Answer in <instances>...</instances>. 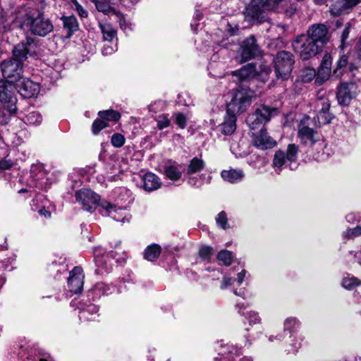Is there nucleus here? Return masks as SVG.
I'll return each instance as SVG.
<instances>
[{"instance_id":"obj_47","label":"nucleus","mask_w":361,"mask_h":361,"mask_svg":"<svg viewBox=\"0 0 361 361\" xmlns=\"http://www.w3.org/2000/svg\"><path fill=\"white\" fill-rule=\"evenodd\" d=\"M360 235H361V226L348 229L346 232V236L349 238H353Z\"/></svg>"},{"instance_id":"obj_57","label":"nucleus","mask_w":361,"mask_h":361,"mask_svg":"<svg viewBox=\"0 0 361 361\" xmlns=\"http://www.w3.org/2000/svg\"><path fill=\"white\" fill-rule=\"evenodd\" d=\"M295 10L296 8L291 6L288 8L286 9L284 12L287 16L290 17L295 13Z\"/></svg>"},{"instance_id":"obj_44","label":"nucleus","mask_w":361,"mask_h":361,"mask_svg":"<svg viewBox=\"0 0 361 361\" xmlns=\"http://www.w3.org/2000/svg\"><path fill=\"white\" fill-rule=\"evenodd\" d=\"M352 27L353 25L350 22H348L347 23L345 24L344 28L341 35V42L342 45L345 44V41L348 38L349 33L351 30Z\"/></svg>"},{"instance_id":"obj_39","label":"nucleus","mask_w":361,"mask_h":361,"mask_svg":"<svg viewBox=\"0 0 361 361\" xmlns=\"http://www.w3.org/2000/svg\"><path fill=\"white\" fill-rule=\"evenodd\" d=\"M108 126L107 123L104 119H96L92 126V130L93 134L97 135L103 128Z\"/></svg>"},{"instance_id":"obj_29","label":"nucleus","mask_w":361,"mask_h":361,"mask_svg":"<svg viewBox=\"0 0 361 361\" xmlns=\"http://www.w3.org/2000/svg\"><path fill=\"white\" fill-rule=\"evenodd\" d=\"M330 106V101L326 97H318L315 102V111L317 113L327 112L329 111Z\"/></svg>"},{"instance_id":"obj_4","label":"nucleus","mask_w":361,"mask_h":361,"mask_svg":"<svg viewBox=\"0 0 361 361\" xmlns=\"http://www.w3.org/2000/svg\"><path fill=\"white\" fill-rule=\"evenodd\" d=\"M256 75L257 69L253 63H247L239 70L233 71V81L239 84V88L235 92H249L252 97L254 93L252 85L255 83L254 78Z\"/></svg>"},{"instance_id":"obj_9","label":"nucleus","mask_w":361,"mask_h":361,"mask_svg":"<svg viewBox=\"0 0 361 361\" xmlns=\"http://www.w3.org/2000/svg\"><path fill=\"white\" fill-rule=\"evenodd\" d=\"M275 73L277 78L287 80L294 63L293 55L286 51H279L274 59Z\"/></svg>"},{"instance_id":"obj_64","label":"nucleus","mask_w":361,"mask_h":361,"mask_svg":"<svg viewBox=\"0 0 361 361\" xmlns=\"http://www.w3.org/2000/svg\"><path fill=\"white\" fill-rule=\"evenodd\" d=\"M357 51L361 53V38L360 39L358 44L357 45Z\"/></svg>"},{"instance_id":"obj_40","label":"nucleus","mask_w":361,"mask_h":361,"mask_svg":"<svg viewBox=\"0 0 361 361\" xmlns=\"http://www.w3.org/2000/svg\"><path fill=\"white\" fill-rule=\"evenodd\" d=\"M125 137L121 133H114L111 136V142L115 147H121L125 144Z\"/></svg>"},{"instance_id":"obj_41","label":"nucleus","mask_w":361,"mask_h":361,"mask_svg":"<svg viewBox=\"0 0 361 361\" xmlns=\"http://www.w3.org/2000/svg\"><path fill=\"white\" fill-rule=\"evenodd\" d=\"M157 127L159 129L162 130L168 126H169L171 121L169 118V116L166 114H161L158 116L157 119Z\"/></svg>"},{"instance_id":"obj_43","label":"nucleus","mask_w":361,"mask_h":361,"mask_svg":"<svg viewBox=\"0 0 361 361\" xmlns=\"http://www.w3.org/2000/svg\"><path fill=\"white\" fill-rule=\"evenodd\" d=\"M213 254L214 250L209 246H202L199 250V255L203 259H209Z\"/></svg>"},{"instance_id":"obj_50","label":"nucleus","mask_w":361,"mask_h":361,"mask_svg":"<svg viewBox=\"0 0 361 361\" xmlns=\"http://www.w3.org/2000/svg\"><path fill=\"white\" fill-rule=\"evenodd\" d=\"M325 73L326 71L324 70H322V68H319L315 81L317 83L322 84L323 82H324L329 78V77H324Z\"/></svg>"},{"instance_id":"obj_59","label":"nucleus","mask_w":361,"mask_h":361,"mask_svg":"<svg viewBox=\"0 0 361 361\" xmlns=\"http://www.w3.org/2000/svg\"><path fill=\"white\" fill-rule=\"evenodd\" d=\"M113 51H114L113 48H111L110 47H104L102 50V53L104 55L111 54Z\"/></svg>"},{"instance_id":"obj_38","label":"nucleus","mask_w":361,"mask_h":361,"mask_svg":"<svg viewBox=\"0 0 361 361\" xmlns=\"http://www.w3.org/2000/svg\"><path fill=\"white\" fill-rule=\"evenodd\" d=\"M360 281L355 277L345 278L342 282L343 288L348 290L354 288L355 286L360 285Z\"/></svg>"},{"instance_id":"obj_56","label":"nucleus","mask_w":361,"mask_h":361,"mask_svg":"<svg viewBox=\"0 0 361 361\" xmlns=\"http://www.w3.org/2000/svg\"><path fill=\"white\" fill-rule=\"evenodd\" d=\"M246 271L243 269L238 274L237 281L238 284H241L244 280L245 276Z\"/></svg>"},{"instance_id":"obj_13","label":"nucleus","mask_w":361,"mask_h":361,"mask_svg":"<svg viewBox=\"0 0 361 361\" xmlns=\"http://www.w3.org/2000/svg\"><path fill=\"white\" fill-rule=\"evenodd\" d=\"M261 49L257 43V39L253 35H250L244 39L240 48V63L246 62L260 56Z\"/></svg>"},{"instance_id":"obj_54","label":"nucleus","mask_w":361,"mask_h":361,"mask_svg":"<svg viewBox=\"0 0 361 361\" xmlns=\"http://www.w3.org/2000/svg\"><path fill=\"white\" fill-rule=\"evenodd\" d=\"M38 213L40 216H44L45 218L51 217V212L47 210L44 207H42L38 211Z\"/></svg>"},{"instance_id":"obj_62","label":"nucleus","mask_w":361,"mask_h":361,"mask_svg":"<svg viewBox=\"0 0 361 361\" xmlns=\"http://www.w3.org/2000/svg\"><path fill=\"white\" fill-rule=\"evenodd\" d=\"M39 4H40L39 8L41 10H43L46 6V3H45L44 0H39Z\"/></svg>"},{"instance_id":"obj_53","label":"nucleus","mask_w":361,"mask_h":361,"mask_svg":"<svg viewBox=\"0 0 361 361\" xmlns=\"http://www.w3.org/2000/svg\"><path fill=\"white\" fill-rule=\"evenodd\" d=\"M231 281H232V278L231 277H230V276H224L223 278V280H222V282H221V289H225L227 287H228L231 284Z\"/></svg>"},{"instance_id":"obj_5","label":"nucleus","mask_w":361,"mask_h":361,"mask_svg":"<svg viewBox=\"0 0 361 361\" xmlns=\"http://www.w3.org/2000/svg\"><path fill=\"white\" fill-rule=\"evenodd\" d=\"M23 25L28 27L32 34L40 37H45L54 30L51 21L46 18L42 12L37 16L26 13L23 20Z\"/></svg>"},{"instance_id":"obj_36","label":"nucleus","mask_w":361,"mask_h":361,"mask_svg":"<svg viewBox=\"0 0 361 361\" xmlns=\"http://www.w3.org/2000/svg\"><path fill=\"white\" fill-rule=\"evenodd\" d=\"M317 122L319 126L326 125L331 123L334 116L329 111L317 113Z\"/></svg>"},{"instance_id":"obj_63","label":"nucleus","mask_w":361,"mask_h":361,"mask_svg":"<svg viewBox=\"0 0 361 361\" xmlns=\"http://www.w3.org/2000/svg\"><path fill=\"white\" fill-rule=\"evenodd\" d=\"M239 361H253L251 357L245 356L243 358L240 359Z\"/></svg>"},{"instance_id":"obj_10","label":"nucleus","mask_w":361,"mask_h":361,"mask_svg":"<svg viewBox=\"0 0 361 361\" xmlns=\"http://www.w3.org/2000/svg\"><path fill=\"white\" fill-rule=\"evenodd\" d=\"M277 113L278 110L276 108L261 105L253 114L248 115L246 122L252 130H255L269 122L271 118L276 115Z\"/></svg>"},{"instance_id":"obj_35","label":"nucleus","mask_w":361,"mask_h":361,"mask_svg":"<svg viewBox=\"0 0 361 361\" xmlns=\"http://www.w3.org/2000/svg\"><path fill=\"white\" fill-rule=\"evenodd\" d=\"M331 61L332 59L330 54H326L324 55L319 68H322V70L326 71L324 77H329L331 73Z\"/></svg>"},{"instance_id":"obj_15","label":"nucleus","mask_w":361,"mask_h":361,"mask_svg":"<svg viewBox=\"0 0 361 361\" xmlns=\"http://www.w3.org/2000/svg\"><path fill=\"white\" fill-rule=\"evenodd\" d=\"M358 92L357 85L355 82H345L340 85L336 97L339 104L348 106Z\"/></svg>"},{"instance_id":"obj_51","label":"nucleus","mask_w":361,"mask_h":361,"mask_svg":"<svg viewBox=\"0 0 361 361\" xmlns=\"http://www.w3.org/2000/svg\"><path fill=\"white\" fill-rule=\"evenodd\" d=\"M348 63V58L346 56L343 55L337 62V67L335 73H337L338 69L345 67Z\"/></svg>"},{"instance_id":"obj_21","label":"nucleus","mask_w":361,"mask_h":361,"mask_svg":"<svg viewBox=\"0 0 361 361\" xmlns=\"http://www.w3.org/2000/svg\"><path fill=\"white\" fill-rule=\"evenodd\" d=\"M253 144L260 149H267L273 148L276 145V142L268 135L266 130L262 129L259 134L254 135Z\"/></svg>"},{"instance_id":"obj_7","label":"nucleus","mask_w":361,"mask_h":361,"mask_svg":"<svg viewBox=\"0 0 361 361\" xmlns=\"http://www.w3.org/2000/svg\"><path fill=\"white\" fill-rule=\"evenodd\" d=\"M293 50L298 53L302 60H308L322 51V47L305 35L295 38L293 44Z\"/></svg>"},{"instance_id":"obj_6","label":"nucleus","mask_w":361,"mask_h":361,"mask_svg":"<svg viewBox=\"0 0 361 361\" xmlns=\"http://www.w3.org/2000/svg\"><path fill=\"white\" fill-rule=\"evenodd\" d=\"M298 147L295 144H289L286 153L282 150H277L273 159V167L277 173H280L283 166L288 167L290 170L297 168V158Z\"/></svg>"},{"instance_id":"obj_45","label":"nucleus","mask_w":361,"mask_h":361,"mask_svg":"<svg viewBox=\"0 0 361 361\" xmlns=\"http://www.w3.org/2000/svg\"><path fill=\"white\" fill-rule=\"evenodd\" d=\"M299 325L300 322L296 318H288L284 322V329L292 331Z\"/></svg>"},{"instance_id":"obj_12","label":"nucleus","mask_w":361,"mask_h":361,"mask_svg":"<svg viewBox=\"0 0 361 361\" xmlns=\"http://www.w3.org/2000/svg\"><path fill=\"white\" fill-rule=\"evenodd\" d=\"M75 197L82 208L89 212L94 211L97 206L100 204L99 196L90 189L83 188L76 192Z\"/></svg>"},{"instance_id":"obj_26","label":"nucleus","mask_w":361,"mask_h":361,"mask_svg":"<svg viewBox=\"0 0 361 361\" xmlns=\"http://www.w3.org/2000/svg\"><path fill=\"white\" fill-rule=\"evenodd\" d=\"M205 166L204 161L198 157L192 158L187 167L186 173L188 175H192L200 172Z\"/></svg>"},{"instance_id":"obj_48","label":"nucleus","mask_w":361,"mask_h":361,"mask_svg":"<svg viewBox=\"0 0 361 361\" xmlns=\"http://www.w3.org/2000/svg\"><path fill=\"white\" fill-rule=\"evenodd\" d=\"M92 2L94 3L95 6L99 11L106 13L109 11V6L102 1L92 0Z\"/></svg>"},{"instance_id":"obj_28","label":"nucleus","mask_w":361,"mask_h":361,"mask_svg":"<svg viewBox=\"0 0 361 361\" xmlns=\"http://www.w3.org/2000/svg\"><path fill=\"white\" fill-rule=\"evenodd\" d=\"M166 176L171 180H178L182 176V173L177 166L169 164L164 167Z\"/></svg>"},{"instance_id":"obj_11","label":"nucleus","mask_w":361,"mask_h":361,"mask_svg":"<svg viewBox=\"0 0 361 361\" xmlns=\"http://www.w3.org/2000/svg\"><path fill=\"white\" fill-rule=\"evenodd\" d=\"M15 90V83L0 81V102L10 114H14L17 110Z\"/></svg>"},{"instance_id":"obj_27","label":"nucleus","mask_w":361,"mask_h":361,"mask_svg":"<svg viewBox=\"0 0 361 361\" xmlns=\"http://www.w3.org/2000/svg\"><path fill=\"white\" fill-rule=\"evenodd\" d=\"M161 248L157 244L149 245L145 250V258L150 262L155 261L160 255Z\"/></svg>"},{"instance_id":"obj_60","label":"nucleus","mask_w":361,"mask_h":361,"mask_svg":"<svg viewBox=\"0 0 361 361\" xmlns=\"http://www.w3.org/2000/svg\"><path fill=\"white\" fill-rule=\"evenodd\" d=\"M196 182L197 180L193 178H190L188 180V184L192 186H197Z\"/></svg>"},{"instance_id":"obj_18","label":"nucleus","mask_w":361,"mask_h":361,"mask_svg":"<svg viewBox=\"0 0 361 361\" xmlns=\"http://www.w3.org/2000/svg\"><path fill=\"white\" fill-rule=\"evenodd\" d=\"M360 3L361 0H339L331 6L330 13L336 16L347 14Z\"/></svg>"},{"instance_id":"obj_34","label":"nucleus","mask_w":361,"mask_h":361,"mask_svg":"<svg viewBox=\"0 0 361 361\" xmlns=\"http://www.w3.org/2000/svg\"><path fill=\"white\" fill-rule=\"evenodd\" d=\"M25 122L30 125H37L42 122V118L38 112L32 111L25 116Z\"/></svg>"},{"instance_id":"obj_46","label":"nucleus","mask_w":361,"mask_h":361,"mask_svg":"<svg viewBox=\"0 0 361 361\" xmlns=\"http://www.w3.org/2000/svg\"><path fill=\"white\" fill-rule=\"evenodd\" d=\"M176 123L179 128L183 129L187 125V119L185 116L182 113H178L176 114Z\"/></svg>"},{"instance_id":"obj_20","label":"nucleus","mask_w":361,"mask_h":361,"mask_svg":"<svg viewBox=\"0 0 361 361\" xmlns=\"http://www.w3.org/2000/svg\"><path fill=\"white\" fill-rule=\"evenodd\" d=\"M78 308L79 319L81 321L95 320L99 317V307L94 304L81 302Z\"/></svg>"},{"instance_id":"obj_52","label":"nucleus","mask_w":361,"mask_h":361,"mask_svg":"<svg viewBox=\"0 0 361 361\" xmlns=\"http://www.w3.org/2000/svg\"><path fill=\"white\" fill-rule=\"evenodd\" d=\"M75 9L81 18L87 17L88 12L81 5H78L77 7L75 8Z\"/></svg>"},{"instance_id":"obj_16","label":"nucleus","mask_w":361,"mask_h":361,"mask_svg":"<svg viewBox=\"0 0 361 361\" xmlns=\"http://www.w3.org/2000/svg\"><path fill=\"white\" fill-rule=\"evenodd\" d=\"M16 83V90L24 97L31 98L37 95L39 92V84L27 78L22 77V79H20Z\"/></svg>"},{"instance_id":"obj_58","label":"nucleus","mask_w":361,"mask_h":361,"mask_svg":"<svg viewBox=\"0 0 361 361\" xmlns=\"http://www.w3.org/2000/svg\"><path fill=\"white\" fill-rule=\"evenodd\" d=\"M7 123V118L5 116L3 111L0 109V124L5 125Z\"/></svg>"},{"instance_id":"obj_14","label":"nucleus","mask_w":361,"mask_h":361,"mask_svg":"<svg viewBox=\"0 0 361 361\" xmlns=\"http://www.w3.org/2000/svg\"><path fill=\"white\" fill-rule=\"evenodd\" d=\"M307 37H310L322 47L326 44L330 39L329 29L324 24L317 23L312 25L307 30Z\"/></svg>"},{"instance_id":"obj_17","label":"nucleus","mask_w":361,"mask_h":361,"mask_svg":"<svg viewBox=\"0 0 361 361\" xmlns=\"http://www.w3.org/2000/svg\"><path fill=\"white\" fill-rule=\"evenodd\" d=\"M84 275L82 268L75 267L70 272V276L68 279V286L71 292L73 293H80L82 292L84 284Z\"/></svg>"},{"instance_id":"obj_2","label":"nucleus","mask_w":361,"mask_h":361,"mask_svg":"<svg viewBox=\"0 0 361 361\" xmlns=\"http://www.w3.org/2000/svg\"><path fill=\"white\" fill-rule=\"evenodd\" d=\"M251 94L249 92H234L232 99L227 104V116L219 126L220 131L225 135H231L236 128L235 114L241 113L250 106Z\"/></svg>"},{"instance_id":"obj_8","label":"nucleus","mask_w":361,"mask_h":361,"mask_svg":"<svg viewBox=\"0 0 361 361\" xmlns=\"http://www.w3.org/2000/svg\"><path fill=\"white\" fill-rule=\"evenodd\" d=\"M317 123L310 116H304L298 125V137L302 144L313 146L319 140V136L314 130Z\"/></svg>"},{"instance_id":"obj_24","label":"nucleus","mask_w":361,"mask_h":361,"mask_svg":"<svg viewBox=\"0 0 361 361\" xmlns=\"http://www.w3.org/2000/svg\"><path fill=\"white\" fill-rule=\"evenodd\" d=\"M63 28L67 31L68 37H70L79 28L77 18L74 16L61 17Z\"/></svg>"},{"instance_id":"obj_37","label":"nucleus","mask_w":361,"mask_h":361,"mask_svg":"<svg viewBox=\"0 0 361 361\" xmlns=\"http://www.w3.org/2000/svg\"><path fill=\"white\" fill-rule=\"evenodd\" d=\"M317 77L316 71L314 68H305L302 73L301 78L304 82H309Z\"/></svg>"},{"instance_id":"obj_31","label":"nucleus","mask_w":361,"mask_h":361,"mask_svg":"<svg viewBox=\"0 0 361 361\" xmlns=\"http://www.w3.org/2000/svg\"><path fill=\"white\" fill-rule=\"evenodd\" d=\"M99 27L104 40L111 42L116 37V32L110 24H99Z\"/></svg>"},{"instance_id":"obj_19","label":"nucleus","mask_w":361,"mask_h":361,"mask_svg":"<svg viewBox=\"0 0 361 361\" xmlns=\"http://www.w3.org/2000/svg\"><path fill=\"white\" fill-rule=\"evenodd\" d=\"M99 206L103 209V211L101 212L102 215L109 216L116 221L125 222L126 219L127 221H129L128 219H126V216H123L122 214L123 211L122 209H116L115 206L107 201L104 200L100 202Z\"/></svg>"},{"instance_id":"obj_22","label":"nucleus","mask_w":361,"mask_h":361,"mask_svg":"<svg viewBox=\"0 0 361 361\" xmlns=\"http://www.w3.org/2000/svg\"><path fill=\"white\" fill-rule=\"evenodd\" d=\"M93 255L94 257V262L96 266L98 267V271L103 274L102 270L104 272H109L111 269V265H108L106 261V257H107L105 255L104 251L102 247H97L93 250Z\"/></svg>"},{"instance_id":"obj_32","label":"nucleus","mask_w":361,"mask_h":361,"mask_svg":"<svg viewBox=\"0 0 361 361\" xmlns=\"http://www.w3.org/2000/svg\"><path fill=\"white\" fill-rule=\"evenodd\" d=\"M100 118L106 121H117L121 118V114L114 110L109 109L106 111H100L98 113Z\"/></svg>"},{"instance_id":"obj_61","label":"nucleus","mask_w":361,"mask_h":361,"mask_svg":"<svg viewBox=\"0 0 361 361\" xmlns=\"http://www.w3.org/2000/svg\"><path fill=\"white\" fill-rule=\"evenodd\" d=\"M71 4H72V6L75 8L77 7L78 5H80L77 0H68Z\"/></svg>"},{"instance_id":"obj_49","label":"nucleus","mask_w":361,"mask_h":361,"mask_svg":"<svg viewBox=\"0 0 361 361\" xmlns=\"http://www.w3.org/2000/svg\"><path fill=\"white\" fill-rule=\"evenodd\" d=\"M250 324H257L260 322V317L258 314L255 312H249L246 315Z\"/></svg>"},{"instance_id":"obj_42","label":"nucleus","mask_w":361,"mask_h":361,"mask_svg":"<svg viewBox=\"0 0 361 361\" xmlns=\"http://www.w3.org/2000/svg\"><path fill=\"white\" fill-rule=\"evenodd\" d=\"M216 224L223 229H226L228 226V219L225 212H219L216 217Z\"/></svg>"},{"instance_id":"obj_3","label":"nucleus","mask_w":361,"mask_h":361,"mask_svg":"<svg viewBox=\"0 0 361 361\" xmlns=\"http://www.w3.org/2000/svg\"><path fill=\"white\" fill-rule=\"evenodd\" d=\"M284 0H251L246 7L245 15L251 23H262L267 20V11H279L280 4Z\"/></svg>"},{"instance_id":"obj_33","label":"nucleus","mask_w":361,"mask_h":361,"mask_svg":"<svg viewBox=\"0 0 361 361\" xmlns=\"http://www.w3.org/2000/svg\"><path fill=\"white\" fill-rule=\"evenodd\" d=\"M217 259L225 266H229L233 261L232 252L228 250H221L217 255Z\"/></svg>"},{"instance_id":"obj_25","label":"nucleus","mask_w":361,"mask_h":361,"mask_svg":"<svg viewBox=\"0 0 361 361\" xmlns=\"http://www.w3.org/2000/svg\"><path fill=\"white\" fill-rule=\"evenodd\" d=\"M244 176L241 170L230 169L224 170L221 172V177L224 180L233 183L240 181Z\"/></svg>"},{"instance_id":"obj_23","label":"nucleus","mask_w":361,"mask_h":361,"mask_svg":"<svg viewBox=\"0 0 361 361\" xmlns=\"http://www.w3.org/2000/svg\"><path fill=\"white\" fill-rule=\"evenodd\" d=\"M145 190L151 192L159 189L161 185L159 178L152 173H145L142 178Z\"/></svg>"},{"instance_id":"obj_1","label":"nucleus","mask_w":361,"mask_h":361,"mask_svg":"<svg viewBox=\"0 0 361 361\" xmlns=\"http://www.w3.org/2000/svg\"><path fill=\"white\" fill-rule=\"evenodd\" d=\"M36 47L34 39L27 37L13 47L12 57L1 62V71L6 82L16 83L22 79L23 63L27 56L35 54Z\"/></svg>"},{"instance_id":"obj_30","label":"nucleus","mask_w":361,"mask_h":361,"mask_svg":"<svg viewBox=\"0 0 361 361\" xmlns=\"http://www.w3.org/2000/svg\"><path fill=\"white\" fill-rule=\"evenodd\" d=\"M330 106V101L326 97H318L315 102V111L317 113L327 112L329 111Z\"/></svg>"},{"instance_id":"obj_55","label":"nucleus","mask_w":361,"mask_h":361,"mask_svg":"<svg viewBox=\"0 0 361 361\" xmlns=\"http://www.w3.org/2000/svg\"><path fill=\"white\" fill-rule=\"evenodd\" d=\"M228 354L231 355L232 360H233L234 357L233 355H235V356H239L241 353L240 350L236 349L235 347H231V349L228 351Z\"/></svg>"}]
</instances>
